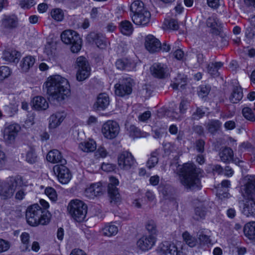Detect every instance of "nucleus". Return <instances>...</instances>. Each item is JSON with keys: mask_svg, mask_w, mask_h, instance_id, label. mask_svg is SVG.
I'll use <instances>...</instances> for the list:
<instances>
[{"mask_svg": "<svg viewBox=\"0 0 255 255\" xmlns=\"http://www.w3.org/2000/svg\"><path fill=\"white\" fill-rule=\"evenodd\" d=\"M52 100L62 103L70 95L68 80L60 75L49 77L43 85Z\"/></svg>", "mask_w": 255, "mask_h": 255, "instance_id": "nucleus-1", "label": "nucleus"}, {"mask_svg": "<svg viewBox=\"0 0 255 255\" xmlns=\"http://www.w3.org/2000/svg\"><path fill=\"white\" fill-rule=\"evenodd\" d=\"M201 172V169L197 168L193 163L184 164L179 175L181 184L187 189L194 190L200 189L199 175Z\"/></svg>", "mask_w": 255, "mask_h": 255, "instance_id": "nucleus-2", "label": "nucleus"}, {"mask_svg": "<svg viewBox=\"0 0 255 255\" xmlns=\"http://www.w3.org/2000/svg\"><path fill=\"white\" fill-rule=\"evenodd\" d=\"M25 217L27 223L31 226L45 225L50 221V214L36 204L28 207Z\"/></svg>", "mask_w": 255, "mask_h": 255, "instance_id": "nucleus-3", "label": "nucleus"}, {"mask_svg": "<svg viewBox=\"0 0 255 255\" xmlns=\"http://www.w3.org/2000/svg\"><path fill=\"white\" fill-rule=\"evenodd\" d=\"M130 9L133 13L132 20L137 25H146L150 20V13L139 0H134L130 5Z\"/></svg>", "mask_w": 255, "mask_h": 255, "instance_id": "nucleus-4", "label": "nucleus"}, {"mask_svg": "<svg viewBox=\"0 0 255 255\" xmlns=\"http://www.w3.org/2000/svg\"><path fill=\"white\" fill-rule=\"evenodd\" d=\"M23 179L20 176L10 177L6 181L0 183V196L2 199H7L13 196L17 186L23 184Z\"/></svg>", "mask_w": 255, "mask_h": 255, "instance_id": "nucleus-5", "label": "nucleus"}, {"mask_svg": "<svg viewBox=\"0 0 255 255\" xmlns=\"http://www.w3.org/2000/svg\"><path fill=\"white\" fill-rule=\"evenodd\" d=\"M68 210L72 218L77 222L85 220L87 213V206L82 201L79 200L71 201L68 206Z\"/></svg>", "mask_w": 255, "mask_h": 255, "instance_id": "nucleus-6", "label": "nucleus"}, {"mask_svg": "<svg viewBox=\"0 0 255 255\" xmlns=\"http://www.w3.org/2000/svg\"><path fill=\"white\" fill-rule=\"evenodd\" d=\"M133 84V80L129 77L119 79L115 85V94L119 97L129 95L132 92Z\"/></svg>", "mask_w": 255, "mask_h": 255, "instance_id": "nucleus-7", "label": "nucleus"}, {"mask_svg": "<svg viewBox=\"0 0 255 255\" xmlns=\"http://www.w3.org/2000/svg\"><path fill=\"white\" fill-rule=\"evenodd\" d=\"M120 128L118 123L114 121L109 120L102 126V133L104 137L108 139H113L119 134Z\"/></svg>", "mask_w": 255, "mask_h": 255, "instance_id": "nucleus-8", "label": "nucleus"}, {"mask_svg": "<svg viewBox=\"0 0 255 255\" xmlns=\"http://www.w3.org/2000/svg\"><path fill=\"white\" fill-rule=\"evenodd\" d=\"M75 38V40L77 42L76 46L71 47V50L73 53H77L81 49L82 39L80 35L75 31L72 30H66L63 31L61 34V39L65 44H71L70 38Z\"/></svg>", "mask_w": 255, "mask_h": 255, "instance_id": "nucleus-9", "label": "nucleus"}, {"mask_svg": "<svg viewBox=\"0 0 255 255\" xmlns=\"http://www.w3.org/2000/svg\"><path fill=\"white\" fill-rule=\"evenodd\" d=\"M76 64L78 67L77 79L79 81H84L90 74L91 68L89 64L85 57L80 56L77 58Z\"/></svg>", "mask_w": 255, "mask_h": 255, "instance_id": "nucleus-10", "label": "nucleus"}, {"mask_svg": "<svg viewBox=\"0 0 255 255\" xmlns=\"http://www.w3.org/2000/svg\"><path fill=\"white\" fill-rule=\"evenodd\" d=\"M20 129V126L16 123H12L6 126L3 130V139L5 143L7 144L14 143Z\"/></svg>", "mask_w": 255, "mask_h": 255, "instance_id": "nucleus-11", "label": "nucleus"}, {"mask_svg": "<svg viewBox=\"0 0 255 255\" xmlns=\"http://www.w3.org/2000/svg\"><path fill=\"white\" fill-rule=\"evenodd\" d=\"M136 162L131 153L125 151L118 156V164L124 170H129L136 165Z\"/></svg>", "mask_w": 255, "mask_h": 255, "instance_id": "nucleus-12", "label": "nucleus"}, {"mask_svg": "<svg viewBox=\"0 0 255 255\" xmlns=\"http://www.w3.org/2000/svg\"><path fill=\"white\" fill-rule=\"evenodd\" d=\"M65 164L55 165L53 170L58 177L59 181L62 184L67 183L71 178V174Z\"/></svg>", "mask_w": 255, "mask_h": 255, "instance_id": "nucleus-13", "label": "nucleus"}, {"mask_svg": "<svg viewBox=\"0 0 255 255\" xmlns=\"http://www.w3.org/2000/svg\"><path fill=\"white\" fill-rule=\"evenodd\" d=\"M218 155L221 161L225 163H229L232 161L236 164H239L242 162V161L238 158L234 157L233 150L229 147H225L221 149Z\"/></svg>", "mask_w": 255, "mask_h": 255, "instance_id": "nucleus-14", "label": "nucleus"}, {"mask_svg": "<svg viewBox=\"0 0 255 255\" xmlns=\"http://www.w3.org/2000/svg\"><path fill=\"white\" fill-rule=\"evenodd\" d=\"M105 187L100 182L93 183L87 187L85 191V195L89 199H94L96 197L103 195Z\"/></svg>", "mask_w": 255, "mask_h": 255, "instance_id": "nucleus-15", "label": "nucleus"}, {"mask_svg": "<svg viewBox=\"0 0 255 255\" xmlns=\"http://www.w3.org/2000/svg\"><path fill=\"white\" fill-rule=\"evenodd\" d=\"M110 181L108 186V191L111 199V202L117 203L120 201V195L116 187L119 184V181L115 177H111Z\"/></svg>", "mask_w": 255, "mask_h": 255, "instance_id": "nucleus-16", "label": "nucleus"}, {"mask_svg": "<svg viewBox=\"0 0 255 255\" xmlns=\"http://www.w3.org/2000/svg\"><path fill=\"white\" fill-rule=\"evenodd\" d=\"M168 71L169 70L166 65L159 63L153 64L150 67L152 75L159 79L165 78L167 77Z\"/></svg>", "mask_w": 255, "mask_h": 255, "instance_id": "nucleus-17", "label": "nucleus"}, {"mask_svg": "<svg viewBox=\"0 0 255 255\" xmlns=\"http://www.w3.org/2000/svg\"><path fill=\"white\" fill-rule=\"evenodd\" d=\"M156 238L153 235H145L140 238L137 242L138 247L143 251L150 249L155 244Z\"/></svg>", "mask_w": 255, "mask_h": 255, "instance_id": "nucleus-18", "label": "nucleus"}, {"mask_svg": "<svg viewBox=\"0 0 255 255\" xmlns=\"http://www.w3.org/2000/svg\"><path fill=\"white\" fill-rule=\"evenodd\" d=\"M176 251V246L167 241L161 243L156 249L158 255H175Z\"/></svg>", "mask_w": 255, "mask_h": 255, "instance_id": "nucleus-19", "label": "nucleus"}, {"mask_svg": "<svg viewBox=\"0 0 255 255\" xmlns=\"http://www.w3.org/2000/svg\"><path fill=\"white\" fill-rule=\"evenodd\" d=\"M145 46L149 52L154 53L160 50L161 43L152 35H148L145 38Z\"/></svg>", "mask_w": 255, "mask_h": 255, "instance_id": "nucleus-20", "label": "nucleus"}, {"mask_svg": "<svg viewBox=\"0 0 255 255\" xmlns=\"http://www.w3.org/2000/svg\"><path fill=\"white\" fill-rule=\"evenodd\" d=\"M87 41L89 43H95L100 48H104L106 46V39L102 35L94 32L90 33L86 37Z\"/></svg>", "mask_w": 255, "mask_h": 255, "instance_id": "nucleus-21", "label": "nucleus"}, {"mask_svg": "<svg viewBox=\"0 0 255 255\" xmlns=\"http://www.w3.org/2000/svg\"><path fill=\"white\" fill-rule=\"evenodd\" d=\"M110 104V98L109 96L104 93L100 94L96 103L94 104V108L97 110H104Z\"/></svg>", "mask_w": 255, "mask_h": 255, "instance_id": "nucleus-22", "label": "nucleus"}, {"mask_svg": "<svg viewBox=\"0 0 255 255\" xmlns=\"http://www.w3.org/2000/svg\"><path fill=\"white\" fill-rule=\"evenodd\" d=\"M47 160L53 163H59V164H66V159L63 158L61 153L57 149L50 150L46 156Z\"/></svg>", "mask_w": 255, "mask_h": 255, "instance_id": "nucleus-23", "label": "nucleus"}, {"mask_svg": "<svg viewBox=\"0 0 255 255\" xmlns=\"http://www.w3.org/2000/svg\"><path fill=\"white\" fill-rule=\"evenodd\" d=\"M206 24L211 28V32L215 35H219L221 30V23L216 15L209 17L206 20Z\"/></svg>", "mask_w": 255, "mask_h": 255, "instance_id": "nucleus-24", "label": "nucleus"}, {"mask_svg": "<svg viewBox=\"0 0 255 255\" xmlns=\"http://www.w3.org/2000/svg\"><path fill=\"white\" fill-rule=\"evenodd\" d=\"M244 203L242 213L247 217L255 216V201L253 197H248Z\"/></svg>", "mask_w": 255, "mask_h": 255, "instance_id": "nucleus-25", "label": "nucleus"}, {"mask_svg": "<svg viewBox=\"0 0 255 255\" xmlns=\"http://www.w3.org/2000/svg\"><path fill=\"white\" fill-rule=\"evenodd\" d=\"M66 114L64 112H57L51 115L49 118V127L51 128H54L60 125L65 118Z\"/></svg>", "mask_w": 255, "mask_h": 255, "instance_id": "nucleus-26", "label": "nucleus"}, {"mask_svg": "<svg viewBox=\"0 0 255 255\" xmlns=\"http://www.w3.org/2000/svg\"><path fill=\"white\" fill-rule=\"evenodd\" d=\"M115 64L118 69L128 71L133 70L135 67L134 63L128 59H118Z\"/></svg>", "mask_w": 255, "mask_h": 255, "instance_id": "nucleus-27", "label": "nucleus"}, {"mask_svg": "<svg viewBox=\"0 0 255 255\" xmlns=\"http://www.w3.org/2000/svg\"><path fill=\"white\" fill-rule=\"evenodd\" d=\"M20 57V53L12 49H7L3 52L2 58L5 61L10 62H17Z\"/></svg>", "mask_w": 255, "mask_h": 255, "instance_id": "nucleus-28", "label": "nucleus"}, {"mask_svg": "<svg viewBox=\"0 0 255 255\" xmlns=\"http://www.w3.org/2000/svg\"><path fill=\"white\" fill-rule=\"evenodd\" d=\"M32 104L33 108L37 111H44L49 106L46 100L41 96H37L33 99Z\"/></svg>", "mask_w": 255, "mask_h": 255, "instance_id": "nucleus-29", "label": "nucleus"}, {"mask_svg": "<svg viewBox=\"0 0 255 255\" xmlns=\"http://www.w3.org/2000/svg\"><path fill=\"white\" fill-rule=\"evenodd\" d=\"M244 190L247 197H253L252 194L255 192V176H250L248 178Z\"/></svg>", "mask_w": 255, "mask_h": 255, "instance_id": "nucleus-30", "label": "nucleus"}, {"mask_svg": "<svg viewBox=\"0 0 255 255\" xmlns=\"http://www.w3.org/2000/svg\"><path fill=\"white\" fill-rule=\"evenodd\" d=\"M35 63V59L31 56L24 57L20 63L21 72H27Z\"/></svg>", "mask_w": 255, "mask_h": 255, "instance_id": "nucleus-31", "label": "nucleus"}, {"mask_svg": "<svg viewBox=\"0 0 255 255\" xmlns=\"http://www.w3.org/2000/svg\"><path fill=\"white\" fill-rule=\"evenodd\" d=\"M96 143L93 139L81 142L79 145V148L84 152H89L95 151L96 149Z\"/></svg>", "mask_w": 255, "mask_h": 255, "instance_id": "nucleus-32", "label": "nucleus"}, {"mask_svg": "<svg viewBox=\"0 0 255 255\" xmlns=\"http://www.w3.org/2000/svg\"><path fill=\"white\" fill-rule=\"evenodd\" d=\"M244 232L250 240H255V222L246 224L244 228Z\"/></svg>", "mask_w": 255, "mask_h": 255, "instance_id": "nucleus-33", "label": "nucleus"}, {"mask_svg": "<svg viewBox=\"0 0 255 255\" xmlns=\"http://www.w3.org/2000/svg\"><path fill=\"white\" fill-rule=\"evenodd\" d=\"M243 97V90L241 87H236L230 97V100L233 103H237Z\"/></svg>", "mask_w": 255, "mask_h": 255, "instance_id": "nucleus-34", "label": "nucleus"}, {"mask_svg": "<svg viewBox=\"0 0 255 255\" xmlns=\"http://www.w3.org/2000/svg\"><path fill=\"white\" fill-rule=\"evenodd\" d=\"M223 65L221 62H216L210 63L207 66L208 72L212 76H218L219 73L218 70Z\"/></svg>", "mask_w": 255, "mask_h": 255, "instance_id": "nucleus-35", "label": "nucleus"}, {"mask_svg": "<svg viewBox=\"0 0 255 255\" xmlns=\"http://www.w3.org/2000/svg\"><path fill=\"white\" fill-rule=\"evenodd\" d=\"M118 228L113 224L106 225L102 229L103 235L108 237H111L116 235L118 232Z\"/></svg>", "mask_w": 255, "mask_h": 255, "instance_id": "nucleus-36", "label": "nucleus"}, {"mask_svg": "<svg viewBox=\"0 0 255 255\" xmlns=\"http://www.w3.org/2000/svg\"><path fill=\"white\" fill-rule=\"evenodd\" d=\"M17 24V21L14 16H6L2 20V24L6 28H12L15 27Z\"/></svg>", "mask_w": 255, "mask_h": 255, "instance_id": "nucleus-37", "label": "nucleus"}, {"mask_svg": "<svg viewBox=\"0 0 255 255\" xmlns=\"http://www.w3.org/2000/svg\"><path fill=\"white\" fill-rule=\"evenodd\" d=\"M159 150L156 149L152 152L150 157L146 162V166L149 169L154 167L158 162Z\"/></svg>", "mask_w": 255, "mask_h": 255, "instance_id": "nucleus-38", "label": "nucleus"}, {"mask_svg": "<svg viewBox=\"0 0 255 255\" xmlns=\"http://www.w3.org/2000/svg\"><path fill=\"white\" fill-rule=\"evenodd\" d=\"M120 29L122 33L129 35L133 31L132 24L128 20L123 21L120 23Z\"/></svg>", "mask_w": 255, "mask_h": 255, "instance_id": "nucleus-39", "label": "nucleus"}, {"mask_svg": "<svg viewBox=\"0 0 255 255\" xmlns=\"http://www.w3.org/2000/svg\"><path fill=\"white\" fill-rule=\"evenodd\" d=\"M126 128L128 134L133 139L141 136L140 130L134 126L126 125Z\"/></svg>", "mask_w": 255, "mask_h": 255, "instance_id": "nucleus-40", "label": "nucleus"}, {"mask_svg": "<svg viewBox=\"0 0 255 255\" xmlns=\"http://www.w3.org/2000/svg\"><path fill=\"white\" fill-rule=\"evenodd\" d=\"M206 214L205 207L203 206L197 207L195 209V214L193 217V219L197 221L204 219Z\"/></svg>", "mask_w": 255, "mask_h": 255, "instance_id": "nucleus-41", "label": "nucleus"}, {"mask_svg": "<svg viewBox=\"0 0 255 255\" xmlns=\"http://www.w3.org/2000/svg\"><path fill=\"white\" fill-rule=\"evenodd\" d=\"M20 240L23 245V251H30L29 248V239L30 236L27 233H22L20 235Z\"/></svg>", "mask_w": 255, "mask_h": 255, "instance_id": "nucleus-42", "label": "nucleus"}, {"mask_svg": "<svg viewBox=\"0 0 255 255\" xmlns=\"http://www.w3.org/2000/svg\"><path fill=\"white\" fill-rule=\"evenodd\" d=\"M186 78L184 75L178 74L175 78V82L171 85L173 89H176L180 87L183 88V87L186 84Z\"/></svg>", "mask_w": 255, "mask_h": 255, "instance_id": "nucleus-43", "label": "nucleus"}, {"mask_svg": "<svg viewBox=\"0 0 255 255\" xmlns=\"http://www.w3.org/2000/svg\"><path fill=\"white\" fill-rule=\"evenodd\" d=\"M221 125V123L219 120H212L208 124V130L210 133H214L219 129Z\"/></svg>", "mask_w": 255, "mask_h": 255, "instance_id": "nucleus-44", "label": "nucleus"}, {"mask_svg": "<svg viewBox=\"0 0 255 255\" xmlns=\"http://www.w3.org/2000/svg\"><path fill=\"white\" fill-rule=\"evenodd\" d=\"M158 190L165 198H168L170 195H172L174 191L173 188L169 185H160L158 187Z\"/></svg>", "mask_w": 255, "mask_h": 255, "instance_id": "nucleus-45", "label": "nucleus"}, {"mask_svg": "<svg viewBox=\"0 0 255 255\" xmlns=\"http://www.w3.org/2000/svg\"><path fill=\"white\" fill-rule=\"evenodd\" d=\"M182 237L184 241L189 247H194L197 245V240L192 237L188 232H185L183 233Z\"/></svg>", "mask_w": 255, "mask_h": 255, "instance_id": "nucleus-46", "label": "nucleus"}, {"mask_svg": "<svg viewBox=\"0 0 255 255\" xmlns=\"http://www.w3.org/2000/svg\"><path fill=\"white\" fill-rule=\"evenodd\" d=\"M51 15L56 21H62L64 18V13L60 8H55L51 10Z\"/></svg>", "mask_w": 255, "mask_h": 255, "instance_id": "nucleus-47", "label": "nucleus"}, {"mask_svg": "<svg viewBox=\"0 0 255 255\" xmlns=\"http://www.w3.org/2000/svg\"><path fill=\"white\" fill-rule=\"evenodd\" d=\"M146 229L150 234V235H156L158 232L156 224L153 220L148 221L146 224Z\"/></svg>", "mask_w": 255, "mask_h": 255, "instance_id": "nucleus-48", "label": "nucleus"}, {"mask_svg": "<svg viewBox=\"0 0 255 255\" xmlns=\"http://www.w3.org/2000/svg\"><path fill=\"white\" fill-rule=\"evenodd\" d=\"M244 117L247 120L252 122L255 121V116L251 109L248 107L244 108L242 110Z\"/></svg>", "mask_w": 255, "mask_h": 255, "instance_id": "nucleus-49", "label": "nucleus"}, {"mask_svg": "<svg viewBox=\"0 0 255 255\" xmlns=\"http://www.w3.org/2000/svg\"><path fill=\"white\" fill-rule=\"evenodd\" d=\"M108 154L107 149L103 146L100 145L95 152V156L97 158H105Z\"/></svg>", "mask_w": 255, "mask_h": 255, "instance_id": "nucleus-50", "label": "nucleus"}, {"mask_svg": "<svg viewBox=\"0 0 255 255\" xmlns=\"http://www.w3.org/2000/svg\"><path fill=\"white\" fill-rule=\"evenodd\" d=\"M45 193L52 201H55L57 200L56 192L54 188L47 187L45 190Z\"/></svg>", "mask_w": 255, "mask_h": 255, "instance_id": "nucleus-51", "label": "nucleus"}, {"mask_svg": "<svg viewBox=\"0 0 255 255\" xmlns=\"http://www.w3.org/2000/svg\"><path fill=\"white\" fill-rule=\"evenodd\" d=\"M10 75V70L7 66L0 67V81L8 77Z\"/></svg>", "mask_w": 255, "mask_h": 255, "instance_id": "nucleus-52", "label": "nucleus"}, {"mask_svg": "<svg viewBox=\"0 0 255 255\" xmlns=\"http://www.w3.org/2000/svg\"><path fill=\"white\" fill-rule=\"evenodd\" d=\"M167 27L172 30H177L179 28V25L177 20L171 18L170 20H166L164 22Z\"/></svg>", "mask_w": 255, "mask_h": 255, "instance_id": "nucleus-53", "label": "nucleus"}, {"mask_svg": "<svg viewBox=\"0 0 255 255\" xmlns=\"http://www.w3.org/2000/svg\"><path fill=\"white\" fill-rule=\"evenodd\" d=\"M26 160L31 164H33L36 161L37 156L34 150L30 149L27 152Z\"/></svg>", "mask_w": 255, "mask_h": 255, "instance_id": "nucleus-54", "label": "nucleus"}, {"mask_svg": "<svg viewBox=\"0 0 255 255\" xmlns=\"http://www.w3.org/2000/svg\"><path fill=\"white\" fill-rule=\"evenodd\" d=\"M35 3L34 0H19V4L21 7L28 9Z\"/></svg>", "mask_w": 255, "mask_h": 255, "instance_id": "nucleus-55", "label": "nucleus"}, {"mask_svg": "<svg viewBox=\"0 0 255 255\" xmlns=\"http://www.w3.org/2000/svg\"><path fill=\"white\" fill-rule=\"evenodd\" d=\"M205 144V141L201 139L196 141L195 148L197 152L200 153H203L204 152Z\"/></svg>", "mask_w": 255, "mask_h": 255, "instance_id": "nucleus-56", "label": "nucleus"}, {"mask_svg": "<svg viewBox=\"0 0 255 255\" xmlns=\"http://www.w3.org/2000/svg\"><path fill=\"white\" fill-rule=\"evenodd\" d=\"M10 247L8 241L0 239V253L7 251Z\"/></svg>", "mask_w": 255, "mask_h": 255, "instance_id": "nucleus-57", "label": "nucleus"}, {"mask_svg": "<svg viewBox=\"0 0 255 255\" xmlns=\"http://www.w3.org/2000/svg\"><path fill=\"white\" fill-rule=\"evenodd\" d=\"M205 113L202 109L197 108L196 111L192 114V119L194 120H199L202 118Z\"/></svg>", "mask_w": 255, "mask_h": 255, "instance_id": "nucleus-58", "label": "nucleus"}, {"mask_svg": "<svg viewBox=\"0 0 255 255\" xmlns=\"http://www.w3.org/2000/svg\"><path fill=\"white\" fill-rule=\"evenodd\" d=\"M151 117V112L147 111L140 114L138 116V120L141 122L146 121Z\"/></svg>", "mask_w": 255, "mask_h": 255, "instance_id": "nucleus-59", "label": "nucleus"}, {"mask_svg": "<svg viewBox=\"0 0 255 255\" xmlns=\"http://www.w3.org/2000/svg\"><path fill=\"white\" fill-rule=\"evenodd\" d=\"M209 166L214 172H216L218 174H221L223 171V168L220 165L210 164Z\"/></svg>", "mask_w": 255, "mask_h": 255, "instance_id": "nucleus-60", "label": "nucleus"}, {"mask_svg": "<svg viewBox=\"0 0 255 255\" xmlns=\"http://www.w3.org/2000/svg\"><path fill=\"white\" fill-rule=\"evenodd\" d=\"M198 238L200 243L203 244H207L211 241L210 237L204 234L199 235Z\"/></svg>", "mask_w": 255, "mask_h": 255, "instance_id": "nucleus-61", "label": "nucleus"}, {"mask_svg": "<svg viewBox=\"0 0 255 255\" xmlns=\"http://www.w3.org/2000/svg\"><path fill=\"white\" fill-rule=\"evenodd\" d=\"M196 58H197V63L199 66L202 65L204 63V59L205 58V56L203 55V53L197 52L196 54Z\"/></svg>", "mask_w": 255, "mask_h": 255, "instance_id": "nucleus-62", "label": "nucleus"}, {"mask_svg": "<svg viewBox=\"0 0 255 255\" xmlns=\"http://www.w3.org/2000/svg\"><path fill=\"white\" fill-rule=\"evenodd\" d=\"M224 127L227 130H232L236 128V123L233 121H229L225 123Z\"/></svg>", "mask_w": 255, "mask_h": 255, "instance_id": "nucleus-63", "label": "nucleus"}, {"mask_svg": "<svg viewBox=\"0 0 255 255\" xmlns=\"http://www.w3.org/2000/svg\"><path fill=\"white\" fill-rule=\"evenodd\" d=\"M209 93V89L206 86L201 87L200 90L199 92V95L203 98L206 96Z\"/></svg>", "mask_w": 255, "mask_h": 255, "instance_id": "nucleus-64", "label": "nucleus"}]
</instances>
